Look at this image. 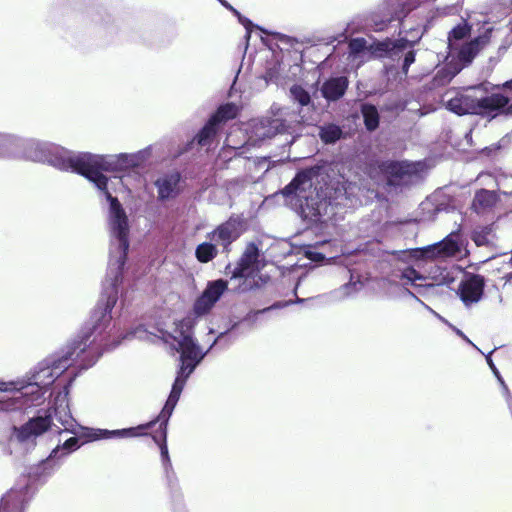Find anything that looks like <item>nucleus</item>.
Wrapping results in <instances>:
<instances>
[{
	"instance_id": "f257e3e1",
	"label": "nucleus",
	"mask_w": 512,
	"mask_h": 512,
	"mask_svg": "<svg viewBox=\"0 0 512 512\" xmlns=\"http://www.w3.org/2000/svg\"><path fill=\"white\" fill-rule=\"evenodd\" d=\"M121 285L122 283L106 277L103 292L89 321L66 347L58 355L38 363L26 378L0 383V392L7 393L0 396V410L16 411L43 403L44 394L56 380L62 378L61 381L65 382L55 399L56 407L30 418L19 427L13 426L12 439L20 444L34 445L36 438L51 428L53 416L67 430L72 417L64 410L62 416L60 407L67 402L74 380L82 371L92 367L104 351L115 349L123 339L137 337L138 333L145 332L140 325L121 338L111 340V332L115 327H111L112 310L118 301Z\"/></svg>"
},
{
	"instance_id": "f03ea898",
	"label": "nucleus",
	"mask_w": 512,
	"mask_h": 512,
	"mask_svg": "<svg viewBox=\"0 0 512 512\" xmlns=\"http://www.w3.org/2000/svg\"><path fill=\"white\" fill-rule=\"evenodd\" d=\"M134 170L129 153L99 155L81 152L80 169L78 174L92 182L101 191L109 203V227L111 242L109 263L106 277L123 283V275L130 247L129 220L125 209L109 190L110 179L103 171L121 172Z\"/></svg>"
},
{
	"instance_id": "7ed1b4c3",
	"label": "nucleus",
	"mask_w": 512,
	"mask_h": 512,
	"mask_svg": "<svg viewBox=\"0 0 512 512\" xmlns=\"http://www.w3.org/2000/svg\"><path fill=\"white\" fill-rule=\"evenodd\" d=\"M347 184L339 164L323 161L299 170L281 194L298 203L303 220L319 223L331 218L335 207L346 205Z\"/></svg>"
},
{
	"instance_id": "20e7f679",
	"label": "nucleus",
	"mask_w": 512,
	"mask_h": 512,
	"mask_svg": "<svg viewBox=\"0 0 512 512\" xmlns=\"http://www.w3.org/2000/svg\"><path fill=\"white\" fill-rule=\"evenodd\" d=\"M238 325L239 323L235 322L230 328L220 332L205 352L202 351L198 341L193 337V330L191 326L181 324L180 327L177 328V335L172 337L177 343L175 349L180 353V365L176 378L172 384L170 394L162 410L158 414V417L163 419L164 424L169 422L190 375L195 371L197 366L203 361L212 348L216 344L222 343L224 340L226 341L227 335L234 331Z\"/></svg>"
},
{
	"instance_id": "39448f33",
	"label": "nucleus",
	"mask_w": 512,
	"mask_h": 512,
	"mask_svg": "<svg viewBox=\"0 0 512 512\" xmlns=\"http://www.w3.org/2000/svg\"><path fill=\"white\" fill-rule=\"evenodd\" d=\"M17 160L47 164L61 171L78 174L81 152L68 150L49 141L19 136Z\"/></svg>"
},
{
	"instance_id": "423d86ee",
	"label": "nucleus",
	"mask_w": 512,
	"mask_h": 512,
	"mask_svg": "<svg viewBox=\"0 0 512 512\" xmlns=\"http://www.w3.org/2000/svg\"><path fill=\"white\" fill-rule=\"evenodd\" d=\"M57 453H59L58 450H52L47 458L29 467L27 481L24 484H18L1 498L0 512H25L34 494L33 484L46 482L61 467Z\"/></svg>"
},
{
	"instance_id": "0eeeda50",
	"label": "nucleus",
	"mask_w": 512,
	"mask_h": 512,
	"mask_svg": "<svg viewBox=\"0 0 512 512\" xmlns=\"http://www.w3.org/2000/svg\"><path fill=\"white\" fill-rule=\"evenodd\" d=\"M476 87L467 89V93L463 92H447L445 94V108L458 115H478L488 120H492L498 116L499 110L496 109L495 104L499 99L496 96L486 95L478 97L468 93V91L475 92Z\"/></svg>"
},
{
	"instance_id": "6e6552de",
	"label": "nucleus",
	"mask_w": 512,
	"mask_h": 512,
	"mask_svg": "<svg viewBox=\"0 0 512 512\" xmlns=\"http://www.w3.org/2000/svg\"><path fill=\"white\" fill-rule=\"evenodd\" d=\"M491 33L492 28H488L481 35L449 49L452 60L437 72L436 79L438 82L441 84L449 83L463 68L470 65L479 51L489 43Z\"/></svg>"
},
{
	"instance_id": "1a4fd4ad",
	"label": "nucleus",
	"mask_w": 512,
	"mask_h": 512,
	"mask_svg": "<svg viewBox=\"0 0 512 512\" xmlns=\"http://www.w3.org/2000/svg\"><path fill=\"white\" fill-rule=\"evenodd\" d=\"M260 250L254 242L248 243L242 256L237 262L235 267L231 263L225 267V274L230 275L231 279H242L243 283L240 286L242 292L260 288L263 286L269 277L259 275Z\"/></svg>"
},
{
	"instance_id": "9d476101",
	"label": "nucleus",
	"mask_w": 512,
	"mask_h": 512,
	"mask_svg": "<svg viewBox=\"0 0 512 512\" xmlns=\"http://www.w3.org/2000/svg\"><path fill=\"white\" fill-rule=\"evenodd\" d=\"M379 169L386 178L387 186L402 189L420 178L423 164L409 160H385L379 164Z\"/></svg>"
},
{
	"instance_id": "9b49d317",
	"label": "nucleus",
	"mask_w": 512,
	"mask_h": 512,
	"mask_svg": "<svg viewBox=\"0 0 512 512\" xmlns=\"http://www.w3.org/2000/svg\"><path fill=\"white\" fill-rule=\"evenodd\" d=\"M298 121H288L280 117H264L255 119L251 125V138L255 141L263 142L271 139L278 134H293Z\"/></svg>"
},
{
	"instance_id": "f8f14e48",
	"label": "nucleus",
	"mask_w": 512,
	"mask_h": 512,
	"mask_svg": "<svg viewBox=\"0 0 512 512\" xmlns=\"http://www.w3.org/2000/svg\"><path fill=\"white\" fill-rule=\"evenodd\" d=\"M462 244L456 236L449 234L441 241L413 250L419 260H434L454 257L461 252Z\"/></svg>"
},
{
	"instance_id": "ddd939ff",
	"label": "nucleus",
	"mask_w": 512,
	"mask_h": 512,
	"mask_svg": "<svg viewBox=\"0 0 512 512\" xmlns=\"http://www.w3.org/2000/svg\"><path fill=\"white\" fill-rule=\"evenodd\" d=\"M415 36L414 40L406 38H400L398 40H392L391 38H385L384 40L374 39L370 42V60L372 59H394L399 57L405 50L413 47L420 39L422 34Z\"/></svg>"
},
{
	"instance_id": "4468645a",
	"label": "nucleus",
	"mask_w": 512,
	"mask_h": 512,
	"mask_svg": "<svg viewBox=\"0 0 512 512\" xmlns=\"http://www.w3.org/2000/svg\"><path fill=\"white\" fill-rule=\"evenodd\" d=\"M157 189V201L164 203L177 199L184 191L185 180L177 170L165 172L153 182Z\"/></svg>"
},
{
	"instance_id": "2eb2a0df",
	"label": "nucleus",
	"mask_w": 512,
	"mask_h": 512,
	"mask_svg": "<svg viewBox=\"0 0 512 512\" xmlns=\"http://www.w3.org/2000/svg\"><path fill=\"white\" fill-rule=\"evenodd\" d=\"M227 289L228 281L225 279L209 281L206 288L194 302V314L198 317L208 314Z\"/></svg>"
},
{
	"instance_id": "dca6fc26",
	"label": "nucleus",
	"mask_w": 512,
	"mask_h": 512,
	"mask_svg": "<svg viewBox=\"0 0 512 512\" xmlns=\"http://www.w3.org/2000/svg\"><path fill=\"white\" fill-rule=\"evenodd\" d=\"M242 220L239 216H231L227 221L207 233V238L222 246L223 253L230 252L231 244L240 236Z\"/></svg>"
},
{
	"instance_id": "f3484780",
	"label": "nucleus",
	"mask_w": 512,
	"mask_h": 512,
	"mask_svg": "<svg viewBox=\"0 0 512 512\" xmlns=\"http://www.w3.org/2000/svg\"><path fill=\"white\" fill-rule=\"evenodd\" d=\"M485 289V278L480 274H469L460 282L457 295L466 307L478 303Z\"/></svg>"
},
{
	"instance_id": "a211bd4d",
	"label": "nucleus",
	"mask_w": 512,
	"mask_h": 512,
	"mask_svg": "<svg viewBox=\"0 0 512 512\" xmlns=\"http://www.w3.org/2000/svg\"><path fill=\"white\" fill-rule=\"evenodd\" d=\"M349 86L345 75L331 76L324 80L320 87L321 96L328 102H336L344 97Z\"/></svg>"
},
{
	"instance_id": "6ab92c4d",
	"label": "nucleus",
	"mask_w": 512,
	"mask_h": 512,
	"mask_svg": "<svg viewBox=\"0 0 512 512\" xmlns=\"http://www.w3.org/2000/svg\"><path fill=\"white\" fill-rule=\"evenodd\" d=\"M244 147L223 146L218 153L216 166L219 169H230L231 162H248L249 157L243 156Z\"/></svg>"
},
{
	"instance_id": "aec40b11",
	"label": "nucleus",
	"mask_w": 512,
	"mask_h": 512,
	"mask_svg": "<svg viewBox=\"0 0 512 512\" xmlns=\"http://www.w3.org/2000/svg\"><path fill=\"white\" fill-rule=\"evenodd\" d=\"M19 135L0 132V160H17Z\"/></svg>"
},
{
	"instance_id": "412c9836",
	"label": "nucleus",
	"mask_w": 512,
	"mask_h": 512,
	"mask_svg": "<svg viewBox=\"0 0 512 512\" xmlns=\"http://www.w3.org/2000/svg\"><path fill=\"white\" fill-rule=\"evenodd\" d=\"M349 57L359 63L370 60V42L363 37L352 38L348 44Z\"/></svg>"
},
{
	"instance_id": "4be33fe9",
	"label": "nucleus",
	"mask_w": 512,
	"mask_h": 512,
	"mask_svg": "<svg viewBox=\"0 0 512 512\" xmlns=\"http://www.w3.org/2000/svg\"><path fill=\"white\" fill-rule=\"evenodd\" d=\"M156 425V421H149L144 424H140L135 427H128L122 429L109 430V439H124V438H136L141 436H147L148 431Z\"/></svg>"
},
{
	"instance_id": "5701e85b",
	"label": "nucleus",
	"mask_w": 512,
	"mask_h": 512,
	"mask_svg": "<svg viewBox=\"0 0 512 512\" xmlns=\"http://www.w3.org/2000/svg\"><path fill=\"white\" fill-rule=\"evenodd\" d=\"M221 129L222 128L209 117L204 126L194 136L192 143H196L199 147L210 145Z\"/></svg>"
},
{
	"instance_id": "b1692460",
	"label": "nucleus",
	"mask_w": 512,
	"mask_h": 512,
	"mask_svg": "<svg viewBox=\"0 0 512 512\" xmlns=\"http://www.w3.org/2000/svg\"><path fill=\"white\" fill-rule=\"evenodd\" d=\"M318 136L324 144L333 145L339 140L344 139L346 134L340 125L325 123L319 127Z\"/></svg>"
},
{
	"instance_id": "393cba45",
	"label": "nucleus",
	"mask_w": 512,
	"mask_h": 512,
	"mask_svg": "<svg viewBox=\"0 0 512 512\" xmlns=\"http://www.w3.org/2000/svg\"><path fill=\"white\" fill-rule=\"evenodd\" d=\"M471 30L472 26L465 20L453 27L448 34V49L467 42L471 36Z\"/></svg>"
},
{
	"instance_id": "a878e982",
	"label": "nucleus",
	"mask_w": 512,
	"mask_h": 512,
	"mask_svg": "<svg viewBox=\"0 0 512 512\" xmlns=\"http://www.w3.org/2000/svg\"><path fill=\"white\" fill-rule=\"evenodd\" d=\"M239 114V107L234 102H226L221 104L210 118L217 123L221 128L224 124L232 119H235Z\"/></svg>"
},
{
	"instance_id": "bb28decb",
	"label": "nucleus",
	"mask_w": 512,
	"mask_h": 512,
	"mask_svg": "<svg viewBox=\"0 0 512 512\" xmlns=\"http://www.w3.org/2000/svg\"><path fill=\"white\" fill-rule=\"evenodd\" d=\"M363 123L368 132H374L380 124V114L377 107L371 103H363L360 107Z\"/></svg>"
},
{
	"instance_id": "cd10ccee",
	"label": "nucleus",
	"mask_w": 512,
	"mask_h": 512,
	"mask_svg": "<svg viewBox=\"0 0 512 512\" xmlns=\"http://www.w3.org/2000/svg\"><path fill=\"white\" fill-rule=\"evenodd\" d=\"M152 421H156V424L159 423V429L155 434L152 435V439L159 447L161 461L170 459L167 445V429L169 422H166L164 425L163 419H160L158 416Z\"/></svg>"
},
{
	"instance_id": "c85d7f7f",
	"label": "nucleus",
	"mask_w": 512,
	"mask_h": 512,
	"mask_svg": "<svg viewBox=\"0 0 512 512\" xmlns=\"http://www.w3.org/2000/svg\"><path fill=\"white\" fill-rule=\"evenodd\" d=\"M195 258L201 264H206L218 255V248L214 241H204L195 248Z\"/></svg>"
},
{
	"instance_id": "c756f323",
	"label": "nucleus",
	"mask_w": 512,
	"mask_h": 512,
	"mask_svg": "<svg viewBox=\"0 0 512 512\" xmlns=\"http://www.w3.org/2000/svg\"><path fill=\"white\" fill-rule=\"evenodd\" d=\"M362 286L363 284L361 281H353V277L351 276L347 283L341 285L338 289L331 292V297L338 301L345 300L356 295Z\"/></svg>"
},
{
	"instance_id": "7c9ffc66",
	"label": "nucleus",
	"mask_w": 512,
	"mask_h": 512,
	"mask_svg": "<svg viewBox=\"0 0 512 512\" xmlns=\"http://www.w3.org/2000/svg\"><path fill=\"white\" fill-rule=\"evenodd\" d=\"M290 98L301 107L313 106L310 93L301 85L294 84L289 89Z\"/></svg>"
},
{
	"instance_id": "2f4dec72",
	"label": "nucleus",
	"mask_w": 512,
	"mask_h": 512,
	"mask_svg": "<svg viewBox=\"0 0 512 512\" xmlns=\"http://www.w3.org/2000/svg\"><path fill=\"white\" fill-rule=\"evenodd\" d=\"M80 439L76 436L70 437L62 445H58L53 450H58L57 459L60 460L61 464L63 460L72 452L76 451L80 447Z\"/></svg>"
},
{
	"instance_id": "473e14b6",
	"label": "nucleus",
	"mask_w": 512,
	"mask_h": 512,
	"mask_svg": "<svg viewBox=\"0 0 512 512\" xmlns=\"http://www.w3.org/2000/svg\"><path fill=\"white\" fill-rule=\"evenodd\" d=\"M496 202L495 192L481 189L476 192L473 204L485 209L492 207Z\"/></svg>"
},
{
	"instance_id": "72a5a7b5",
	"label": "nucleus",
	"mask_w": 512,
	"mask_h": 512,
	"mask_svg": "<svg viewBox=\"0 0 512 512\" xmlns=\"http://www.w3.org/2000/svg\"><path fill=\"white\" fill-rule=\"evenodd\" d=\"M152 145L145 147L135 153H129L134 169L144 168L152 156Z\"/></svg>"
},
{
	"instance_id": "f704fd0d",
	"label": "nucleus",
	"mask_w": 512,
	"mask_h": 512,
	"mask_svg": "<svg viewBox=\"0 0 512 512\" xmlns=\"http://www.w3.org/2000/svg\"><path fill=\"white\" fill-rule=\"evenodd\" d=\"M234 16L237 17L240 24H242L246 30L245 38L248 40L251 36V32L253 29H258L263 33H268V31L259 25L254 24L249 18L242 15L236 8L231 5V8L228 9Z\"/></svg>"
},
{
	"instance_id": "c9c22d12",
	"label": "nucleus",
	"mask_w": 512,
	"mask_h": 512,
	"mask_svg": "<svg viewBox=\"0 0 512 512\" xmlns=\"http://www.w3.org/2000/svg\"><path fill=\"white\" fill-rule=\"evenodd\" d=\"M292 303H293L292 301L275 302L273 305H271L269 307H266V308H263V309H260V310L250 311L243 318V321H247V322L253 324V323H255L257 321L259 315H262V314H264V313H266L268 311H271L273 309H278V308H282V307L288 306V305H290Z\"/></svg>"
},
{
	"instance_id": "e433bc0d",
	"label": "nucleus",
	"mask_w": 512,
	"mask_h": 512,
	"mask_svg": "<svg viewBox=\"0 0 512 512\" xmlns=\"http://www.w3.org/2000/svg\"><path fill=\"white\" fill-rule=\"evenodd\" d=\"M493 96L498 97L497 103L495 104L496 109L499 110V115H512V102L511 99L502 93H493Z\"/></svg>"
},
{
	"instance_id": "4c0bfd02",
	"label": "nucleus",
	"mask_w": 512,
	"mask_h": 512,
	"mask_svg": "<svg viewBox=\"0 0 512 512\" xmlns=\"http://www.w3.org/2000/svg\"><path fill=\"white\" fill-rule=\"evenodd\" d=\"M401 279L406 280L407 283H410L411 285L417 287L420 286L419 284H417V281L425 280V277L421 275L413 267H408L401 273Z\"/></svg>"
},
{
	"instance_id": "58836bf2",
	"label": "nucleus",
	"mask_w": 512,
	"mask_h": 512,
	"mask_svg": "<svg viewBox=\"0 0 512 512\" xmlns=\"http://www.w3.org/2000/svg\"><path fill=\"white\" fill-rule=\"evenodd\" d=\"M87 436L91 441L109 439V429L90 428Z\"/></svg>"
},
{
	"instance_id": "ea45409f",
	"label": "nucleus",
	"mask_w": 512,
	"mask_h": 512,
	"mask_svg": "<svg viewBox=\"0 0 512 512\" xmlns=\"http://www.w3.org/2000/svg\"><path fill=\"white\" fill-rule=\"evenodd\" d=\"M416 53L414 50H408L403 57L401 70L403 74H407L409 67L415 62Z\"/></svg>"
},
{
	"instance_id": "a19ab883",
	"label": "nucleus",
	"mask_w": 512,
	"mask_h": 512,
	"mask_svg": "<svg viewBox=\"0 0 512 512\" xmlns=\"http://www.w3.org/2000/svg\"><path fill=\"white\" fill-rule=\"evenodd\" d=\"M164 475H165L169 489L171 491H177L179 488V485H178V478H177L176 472L173 470Z\"/></svg>"
},
{
	"instance_id": "79ce46f5",
	"label": "nucleus",
	"mask_w": 512,
	"mask_h": 512,
	"mask_svg": "<svg viewBox=\"0 0 512 512\" xmlns=\"http://www.w3.org/2000/svg\"><path fill=\"white\" fill-rule=\"evenodd\" d=\"M439 318L441 319L442 322L447 324L455 332V334L458 335L459 337H461L466 343H468L469 345H471V346L475 347L476 349H478V347L463 333L462 330L458 329L456 326H454L453 324L449 323L444 318H442V317H439Z\"/></svg>"
},
{
	"instance_id": "37998d69",
	"label": "nucleus",
	"mask_w": 512,
	"mask_h": 512,
	"mask_svg": "<svg viewBox=\"0 0 512 512\" xmlns=\"http://www.w3.org/2000/svg\"><path fill=\"white\" fill-rule=\"evenodd\" d=\"M307 253H308L309 258L313 261H323L326 259V256L321 252L309 250Z\"/></svg>"
},
{
	"instance_id": "c03bdc74",
	"label": "nucleus",
	"mask_w": 512,
	"mask_h": 512,
	"mask_svg": "<svg viewBox=\"0 0 512 512\" xmlns=\"http://www.w3.org/2000/svg\"><path fill=\"white\" fill-rule=\"evenodd\" d=\"M161 464H162L164 474L174 470V468L172 466L171 459L163 460V461H161Z\"/></svg>"
},
{
	"instance_id": "a18cd8bd",
	"label": "nucleus",
	"mask_w": 512,
	"mask_h": 512,
	"mask_svg": "<svg viewBox=\"0 0 512 512\" xmlns=\"http://www.w3.org/2000/svg\"><path fill=\"white\" fill-rule=\"evenodd\" d=\"M473 240L477 246L485 245L487 242L485 236L480 234L474 235Z\"/></svg>"
},
{
	"instance_id": "49530a36",
	"label": "nucleus",
	"mask_w": 512,
	"mask_h": 512,
	"mask_svg": "<svg viewBox=\"0 0 512 512\" xmlns=\"http://www.w3.org/2000/svg\"><path fill=\"white\" fill-rule=\"evenodd\" d=\"M247 162H231L230 169H234L237 171L245 170Z\"/></svg>"
},
{
	"instance_id": "de8ad7c7",
	"label": "nucleus",
	"mask_w": 512,
	"mask_h": 512,
	"mask_svg": "<svg viewBox=\"0 0 512 512\" xmlns=\"http://www.w3.org/2000/svg\"><path fill=\"white\" fill-rule=\"evenodd\" d=\"M274 37L281 40V41H288L289 40V37L286 36V35H283L281 33H278V32H275L273 33Z\"/></svg>"
},
{
	"instance_id": "09e8293b",
	"label": "nucleus",
	"mask_w": 512,
	"mask_h": 512,
	"mask_svg": "<svg viewBox=\"0 0 512 512\" xmlns=\"http://www.w3.org/2000/svg\"><path fill=\"white\" fill-rule=\"evenodd\" d=\"M227 10L231 8V4L226 0H217Z\"/></svg>"
},
{
	"instance_id": "8fccbe9b",
	"label": "nucleus",
	"mask_w": 512,
	"mask_h": 512,
	"mask_svg": "<svg viewBox=\"0 0 512 512\" xmlns=\"http://www.w3.org/2000/svg\"><path fill=\"white\" fill-rule=\"evenodd\" d=\"M504 279L506 282H511L512 281V272L510 273H507L505 276H504Z\"/></svg>"
},
{
	"instance_id": "3c124183",
	"label": "nucleus",
	"mask_w": 512,
	"mask_h": 512,
	"mask_svg": "<svg viewBox=\"0 0 512 512\" xmlns=\"http://www.w3.org/2000/svg\"><path fill=\"white\" fill-rule=\"evenodd\" d=\"M505 88L512 89V79L504 84Z\"/></svg>"
},
{
	"instance_id": "603ef678",
	"label": "nucleus",
	"mask_w": 512,
	"mask_h": 512,
	"mask_svg": "<svg viewBox=\"0 0 512 512\" xmlns=\"http://www.w3.org/2000/svg\"><path fill=\"white\" fill-rule=\"evenodd\" d=\"M305 301V299L303 298H297L295 303H303Z\"/></svg>"
},
{
	"instance_id": "864d4df0",
	"label": "nucleus",
	"mask_w": 512,
	"mask_h": 512,
	"mask_svg": "<svg viewBox=\"0 0 512 512\" xmlns=\"http://www.w3.org/2000/svg\"><path fill=\"white\" fill-rule=\"evenodd\" d=\"M408 293H409V295L415 297V295L412 292L408 291Z\"/></svg>"
},
{
	"instance_id": "5fc2aeb1",
	"label": "nucleus",
	"mask_w": 512,
	"mask_h": 512,
	"mask_svg": "<svg viewBox=\"0 0 512 512\" xmlns=\"http://www.w3.org/2000/svg\"><path fill=\"white\" fill-rule=\"evenodd\" d=\"M232 343V341H229L226 343V346H229Z\"/></svg>"
}]
</instances>
